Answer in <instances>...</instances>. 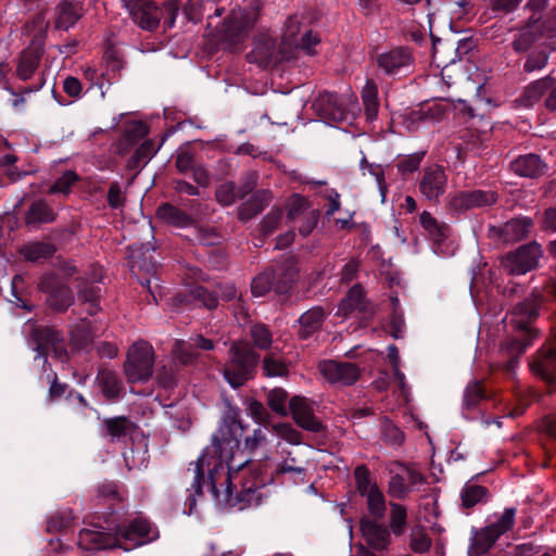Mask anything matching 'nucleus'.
Returning a JSON list of instances; mask_svg holds the SVG:
<instances>
[{
  "mask_svg": "<svg viewBox=\"0 0 556 556\" xmlns=\"http://www.w3.org/2000/svg\"><path fill=\"white\" fill-rule=\"evenodd\" d=\"M289 408L293 419L301 428L311 432L321 430L320 421L314 416V403L312 401L296 395L289 401Z\"/></svg>",
  "mask_w": 556,
  "mask_h": 556,
  "instance_id": "nucleus-17",
  "label": "nucleus"
},
{
  "mask_svg": "<svg viewBox=\"0 0 556 556\" xmlns=\"http://www.w3.org/2000/svg\"><path fill=\"white\" fill-rule=\"evenodd\" d=\"M515 516V508H506L494 522L479 530H472L468 556H481L489 552L495 541L513 527Z\"/></svg>",
  "mask_w": 556,
  "mask_h": 556,
  "instance_id": "nucleus-5",
  "label": "nucleus"
},
{
  "mask_svg": "<svg viewBox=\"0 0 556 556\" xmlns=\"http://www.w3.org/2000/svg\"><path fill=\"white\" fill-rule=\"evenodd\" d=\"M255 23V14H247L239 11H232L225 25V38L232 45H238L244 40L249 29Z\"/></svg>",
  "mask_w": 556,
  "mask_h": 556,
  "instance_id": "nucleus-22",
  "label": "nucleus"
},
{
  "mask_svg": "<svg viewBox=\"0 0 556 556\" xmlns=\"http://www.w3.org/2000/svg\"><path fill=\"white\" fill-rule=\"evenodd\" d=\"M462 504L466 508L483 503L488 498V490L484 486L466 483L460 493Z\"/></svg>",
  "mask_w": 556,
  "mask_h": 556,
  "instance_id": "nucleus-41",
  "label": "nucleus"
},
{
  "mask_svg": "<svg viewBox=\"0 0 556 556\" xmlns=\"http://www.w3.org/2000/svg\"><path fill=\"white\" fill-rule=\"evenodd\" d=\"M258 355L247 342H236L229 350V361L224 367V377L232 388L241 387L252 374Z\"/></svg>",
  "mask_w": 556,
  "mask_h": 556,
  "instance_id": "nucleus-4",
  "label": "nucleus"
},
{
  "mask_svg": "<svg viewBox=\"0 0 556 556\" xmlns=\"http://www.w3.org/2000/svg\"><path fill=\"white\" fill-rule=\"evenodd\" d=\"M388 357L392 362L393 366V374L395 379L397 380L402 392L404 395H406V383H405V375L400 370V356H399V350L395 345L391 344L388 348Z\"/></svg>",
  "mask_w": 556,
  "mask_h": 556,
  "instance_id": "nucleus-62",
  "label": "nucleus"
},
{
  "mask_svg": "<svg viewBox=\"0 0 556 556\" xmlns=\"http://www.w3.org/2000/svg\"><path fill=\"white\" fill-rule=\"evenodd\" d=\"M45 37L35 35L29 45L22 50L16 59L15 76L21 80L34 78L39 70L45 49Z\"/></svg>",
  "mask_w": 556,
  "mask_h": 556,
  "instance_id": "nucleus-11",
  "label": "nucleus"
},
{
  "mask_svg": "<svg viewBox=\"0 0 556 556\" xmlns=\"http://www.w3.org/2000/svg\"><path fill=\"white\" fill-rule=\"evenodd\" d=\"M78 545L81 549L97 552L119 547L117 532L112 535L98 529H83L79 532Z\"/></svg>",
  "mask_w": 556,
  "mask_h": 556,
  "instance_id": "nucleus-20",
  "label": "nucleus"
},
{
  "mask_svg": "<svg viewBox=\"0 0 556 556\" xmlns=\"http://www.w3.org/2000/svg\"><path fill=\"white\" fill-rule=\"evenodd\" d=\"M263 371L266 377H286L289 372L288 364L278 355L268 353L263 359Z\"/></svg>",
  "mask_w": 556,
  "mask_h": 556,
  "instance_id": "nucleus-43",
  "label": "nucleus"
},
{
  "mask_svg": "<svg viewBox=\"0 0 556 556\" xmlns=\"http://www.w3.org/2000/svg\"><path fill=\"white\" fill-rule=\"evenodd\" d=\"M81 15L83 10L78 2L62 1L54 11V26L56 29L67 30Z\"/></svg>",
  "mask_w": 556,
  "mask_h": 556,
  "instance_id": "nucleus-26",
  "label": "nucleus"
},
{
  "mask_svg": "<svg viewBox=\"0 0 556 556\" xmlns=\"http://www.w3.org/2000/svg\"><path fill=\"white\" fill-rule=\"evenodd\" d=\"M366 307L363 289L359 286H354L339 304L337 313L338 315L348 316L355 311L365 312Z\"/></svg>",
  "mask_w": 556,
  "mask_h": 556,
  "instance_id": "nucleus-36",
  "label": "nucleus"
},
{
  "mask_svg": "<svg viewBox=\"0 0 556 556\" xmlns=\"http://www.w3.org/2000/svg\"><path fill=\"white\" fill-rule=\"evenodd\" d=\"M544 299L543 293L536 288L532 298L518 303L511 312L504 318L507 325H511L520 330V334L514 338L510 342V351L521 354L531 344V341L536 337L529 323L539 314V303Z\"/></svg>",
  "mask_w": 556,
  "mask_h": 556,
  "instance_id": "nucleus-3",
  "label": "nucleus"
},
{
  "mask_svg": "<svg viewBox=\"0 0 556 556\" xmlns=\"http://www.w3.org/2000/svg\"><path fill=\"white\" fill-rule=\"evenodd\" d=\"M77 175L72 172H65L58 180L49 188L48 192L51 194L62 193L67 195L71 192L72 186L77 181Z\"/></svg>",
  "mask_w": 556,
  "mask_h": 556,
  "instance_id": "nucleus-55",
  "label": "nucleus"
},
{
  "mask_svg": "<svg viewBox=\"0 0 556 556\" xmlns=\"http://www.w3.org/2000/svg\"><path fill=\"white\" fill-rule=\"evenodd\" d=\"M299 33L300 21L298 16H292L285 24L282 39L279 45L276 43V39L270 34H260L255 39L252 51L248 54L249 62L261 67H268L290 60L295 49L313 53V47L318 43L319 39L312 31H306L302 37H299Z\"/></svg>",
  "mask_w": 556,
  "mask_h": 556,
  "instance_id": "nucleus-2",
  "label": "nucleus"
},
{
  "mask_svg": "<svg viewBox=\"0 0 556 556\" xmlns=\"http://www.w3.org/2000/svg\"><path fill=\"white\" fill-rule=\"evenodd\" d=\"M274 433L290 444L299 445L302 442L301 433L290 424L280 422L273 425Z\"/></svg>",
  "mask_w": 556,
  "mask_h": 556,
  "instance_id": "nucleus-51",
  "label": "nucleus"
},
{
  "mask_svg": "<svg viewBox=\"0 0 556 556\" xmlns=\"http://www.w3.org/2000/svg\"><path fill=\"white\" fill-rule=\"evenodd\" d=\"M271 200V194L268 190L257 191L250 202L244 203L239 211L241 219H249L253 215L260 213Z\"/></svg>",
  "mask_w": 556,
  "mask_h": 556,
  "instance_id": "nucleus-40",
  "label": "nucleus"
},
{
  "mask_svg": "<svg viewBox=\"0 0 556 556\" xmlns=\"http://www.w3.org/2000/svg\"><path fill=\"white\" fill-rule=\"evenodd\" d=\"M54 219L55 213L43 200L34 202L26 214V224L34 227H38L45 223H51Z\"/></svg>",
  "mask_w": 556,
  "mask_h": 556,
  "instance_id": "nucleus-35",
  "label": "nucleus"
},
{
  "mask_svg": "<svg viewBox=\"0 0 556 556\" xmlns=\"http://www.w3.org/2000/svg\"><path fill=\"white\" fill-rule=\"evenodd\" d=\"M101 289L99 286L93 283H83L78 291V296L80 300L85 301L89 304V307L87 308L88 313L90 315H93L99 309V305L97 303L99 296H100Z\"/></svg>",
  "mask_w": 556,
  "mask_h": 556,
  "instance_id": "nucleus-47",
  "label": "nucleus"
},
{
  "mask_svg": "<svg viewBox=\"0 0 556 556\" xmlns=\"http://www.w3.org/2000/svg\"><path fill=\"white\" fill-rule=\"evenodd\" d=\"M159 147H155L152 140H146L138 147L134 156L130 160V165L139 166L147 164L149 160L157 152Z\"/></svg>",
  "mask_w": 556,
  "mask_h": 556,
  "instance_id": "nucleus-52",
  "label": "nucleus"
},
{
  "mask_svg": "<svg viewBox=\"0 0 556 556\" xmlns=\"http://www.w3.org/2000/svg\"><path fill=\"white\" fill-rule=\"evenodd\" d=\"M154 352L151 344L139 341L128 350L124 371L129 382L147 381L153 372Z\"/></svg>",
  "mask_w": 556,
  "mask_h": 556,
  "instance_id": "nucleus-7",
  "label": "nucleus"
},
{
  "mask_svg": "<svg viewBox=\"0 0 556 556\" xmlns=\"http://www.w3.org/2000/svg\"><path fill=\"white\" fill-rule=\"evenodd\" d=\"M361 531L367 544L374 549H387L391 543L389 529L375 520L363 518L361 521Z\"/></svg>",
  "mask_w": 556,
  "mask_h": 556,
  "instance_id": "nucleus-23",
  "label": "nucleus"
},
{
  "mask_svg": "<svg viewBox=\"0 0 556 556\" xmlns=\"http://www.w3.org/2000/svg\"><path fill=\"white\" fill-rule=\"evenodd\" d=\"M376 63L383 74L392 77L408 75L415 65L412 51L402 47L378 54Z\"/></svg>",
  "mask_w": 556,
  "mask_h": 556,
  "instance_id": "nucleus-10",
  "label": "nucleus"
},
{
  "mask_svg": "<svg viewBox=\"0 0 556 556\" xmlns=\"http://www.w3.org/2000/svg\"><path fill=\"white\" fill-rule=\"evenodd\" d=\"M274 286V276L269 271H265L255 277L252 281L251 291L254 296H263Z\"/></svg>",
  "mask_w": 556,
  "mask_h": 556,
  "instance_id": "nucleus-56",
  "label": "nucleus"
},
{
  "mask_svg": "<svg viewBox=\"0 0 556 556\" xmlns=\"http://www.w3.org/2000/svg\"><path fill=\"white\" fill-rule=\"evenodd\" d=\"M155 248L150 243H135L129 251V263L130 270L137 275L139 273H144L150 277L144 279L140 278V283L148 289L153 301L157 303V296H161V293L157 292L159 279L154 276L156 271V264L152 261V256L150 252H153Z\"/></svg>",
  "mask_w": 556,
  "mask_h": 556,
  "instance_id": "nucleus-6",
  "label": "nucleus"
},
{
  "mask_svg": "<svg viewBox=\"0 0 556 556\" xmlns=\"http://www.w3.org/2000/svg\"><path fill=\"white\" fill-rule=\"evenodd\" d=\"M34 340L36 342L37 358L43 357V363H46L48 355L60 359H63L66 355L62 336L52 328L35 329Z\"/></svg>",
  "mask_w": 556,
  "mask_h": 556,
  "instance_id": "nucleus-13",
  "label": "nucleus"
},
{
  "mask_svg": "<svg viewBox=\"0 0 556 556\" xmlns=\"http://www.w3.org/2000/svg\"><path fill=\"white\" fill-rule=\"evenodd\" d=\"M238 197L239 190H236L232 182L223 184L216 190V199L223 205L232 204Z\"/></svg>",
  "mask_w": 556,
  "mask_h": 556,
  "instance_id": "nucleus-64",
  "label": "nucleus"
},
{
  "mask_svg": "<svg viewBox=\"0 0 556 556\" xmlns=\"http://www.w3.org/2000/svg\"><path fill=\"white\" fill-rule=\"evenodd\" d=\"M307 202L304 198L300 195H293L288 203V213L287 219L289 223L293 224L298 218L304 216L306 211Z\"/></svg>",
  "mask_w": 556,
  "mask_h": 556,
  "instance_id": "nucleus-58",
  "label": "nucleus"
},
{
  "mask_svg": "<svg viewBox=\"0 0 556 556\" xmlns=\"http://www.w3.org/2000/svg\"><path fill=\"white\" fill-rule=\"evenodd\" d=\"M119 548L128 552L159 538V531L142 517L122 525L117 529Z\"/></svg>",
  "mask_w": 556,
  "mask_h": 556,
  "instance_id": "nucleus-8",
  "label": "nucleus"
},
{
  "mask_svg": "<svg viewBox=\"0 0 556 556\" xmlns=\"http://www.w3.org/2000/svg\"><path fill=\"white\" fill-rule=\"evenodd\" d=\"M105 434L111 440L119 441L128 435H132L136 428L134 424L125 417H114L104 421Z\"/></svg>",
  "mask_w": 556,
  "mask_h": 556,
  "instance_id": "nucleus-37",
  "label": "nucleus"
},
{
  "mask_svg": "<svg viewBox=\"0 0 556 556\" xmlns=\"http://www.w3.org/2000/svg\"><path fill=\"white\" fill-rule=\"evenodd\" d=\"M542 254L541 245L531 242L503 257L502 266L510 275H525L539 265Z\"/></svg>",
  "mask_w": 556,
  "mask_h": 556,
  "instance_id": "nucleus-9",
  "label": "nucleus"
},
{
  "mask_svg": "<svg viewBox=\"0 0 556 556\" xmlns=\"http://www.w3.org/2000/svg\"><path fill=\"white\" fill-rule=\"evenodd\" d=\"M407 519L406 508L397 503L390 504V528L395 535H402L405 531Z\"/></svg>",
  "mask_w": 556,
  "mask_h": 556,
  "instance_id": "nucleus-46",
  "label": "nucleus"
},
{
  "mask_svg": "<svg viewBox=\"0 0 556 556\" xmlns=\"http://www.w3.org/2000/svg\"><path fill=\"white\" fill-rule=\"evenodd\" d=\"M555 22H541L540 16L532 15L529 22L516 29L515 38L513 40V48L516 52L527 51L534 41L542 35L548 36L556 35V11L554 12Z\"/></svg>",
  "mask_w": 556,
  "mask_h": 556,
  "instance_id": "nucleus-12",
  "label": "nucleus"
},
{
  "mask_svg": "<svg viewBox=\"0 0 556 556\" xmlns=\"http://www.w3.org/2000/svg\"><path fill=\"white\" fill-rule=\"evenodd\" d=\"M424 156L425 152H415L409 155H406L404 159L399 161L396 165L399 172L403 175L414 173L419 168Z\"/></svg>",
  "mask_w": 556,
  "mask_h": 556,
  "instance_id": "nucleus-60",
  "label": "nucleus"
},
{
  "mask_svg": "<svg viewBox=\"0 0 556 556\" xmlns=\"http://www.w3.org/2000/svg\"><path fill=\"white\" fill-rule=\"evenodd\" d=\"M325 318V312L321 307H313L306 311L299 318V336L302 339L309 338L313 333L318 331Z\"/></svg>",
  "mask_w": 556,
  "mask_h": 556,
  "instance_id": "nucleus-30",
  "label": "nucleus"
},
{
  "mask_svg": "<svg viewBox=\"0 0 556 556\" xmlns=\"http://www.w3.org/2000/svg\"><path fill=\"white\" fill-rule=\"evenodd\" d=\"M267 444V430L263 427H257L254 429L252 434L248 435L244 440V447L249 453H253L258 450H265Z\"/></svg>",
  "mask_w": 556,
  "mask_h": 556,
  "instance_id": "nucleus-49",
  "label": "nucleus"
},
{
  "mask_svg": "<svg viewBox=\"0 0 556 556\" xmlns=\"http://www.w3.org/2000/svg\"><path fill=\"white\" fill-rule=\"evenodd\" d=\"M470 8L468 0H444L442 2V9L455 20L464 18L469 14Z\"/></svg>",
  "mask_w": 556,
  "mask_h": 556,
  "instance_id": "nucleus-53",
  "label": "nucleus"
},
{
  "mask_svg": "<svg viewBox=\"0 0 556 556\" xmlns=\"http://www.w3.org/2000/svg\"><path fill=\"white\" fill-rule=\"evenodd\" d=\"M97 379L104 396L114 399L119 395L122 383L114 371L103 369L99 371Z\"/></svg>",
  "mask_w": 556,
  "mask_h": 556,
  "instance_id": "nucleus-42",
  "label": "nucleus"
},
{
  "mask_svg": "<svg viewBox=\"0 0 556 556\" xmlns=\"http://www.w3.org/2000/svg\"><path fill=\"white\" fill-rule=\"evenodd\" d=\"M547 62L548 54L545 50H535L528 55L523 70L527 73L541 71L546 66Z\"/></svg>",
  "mask_w": 556,
  "mask_h": 556,
  "instance_id": "nucleus-59",
  "label": "nucleus"
},
{
  "mask_svg": "<svg viewBox=\"0 0 556 556\" xmlns=\"http://www.w3.org/2000/svg\"><path fill=\"white\" fill-rule=\"evenodd\" d=\"M482 399L483 391L478 381H473L466 387L463 400V414L466 418H471L467 412L473 410Z\"/></svg>",
  "mask_w": 556,
  "mask_h": 556,
  "instance_id": "nucleus-44",
  "label": "nucleus"
},
{
  "mask_svg": "<svg viewBox=\"0 0 556 556\" xmlns=\"http://www.w3.org/2000/svg\"><path fill=\"white\" fill-rule=\"evenodd\" d=\"M174 301L177 307L181 306L185 302H198L208 309L217 306V298L201 286L193 287L188 296L178 294Z\"/></svg>",
  "mask_w": 556,
  "mask_h": 556,
  "instance_id": "nucleus-34",
  "label": "nucleus"
},
{
  "mask_svg": "<svg viewBox=\"0 0 556 556\" xmlns=\"http://www.w3.org/2000/svg\"><path fill=\"white\" fill-rule=\"evenodd\" d=\"M319 372L330 383L344 386L353 384L359 376L358 368L351 363L336 361H321L318 365Z\"/></svg>",
  "mask_w": 556,
  "mask_h": 556,
  "instance_id": "nucleus-16",
  "label": "nucleus"
},
{
  "mask_svg": "<svg viewBox=\"0 0 556 556\" xmlns=\"http://www.w3.org/2000/svg\"><path fill=\"white\" fill-rule=\"evenodd\" d=\"M532 225L530 218L527 217H518L508 220L501 228V236L504 241H519L523 239Z\"/></svg>",
  "mask_w": 556,
  "mask_h": 556,
  "instance_id": "nucleus-31",
  "label": "nucleus"
},
{
  "mask_svg": "<svg viewBox=\"0 0 556 556\" xmlns=\"http://www.w3.org/2000/svg\"><path fill=\"white\" fill-rule=\"evenodd\" d=\"M134 444V447H130L123 453L126 466L129 469L146 467L149 460L147 439L142 437Z\"/></svg>",
  "mask_w": 556,
  "mask_h": 556,
  "instance_id": "nucleus-32",
  "label": "nucleus"
},
{
  "mask_svg": "<svg viewBox=\"0 0 556 556\" xmlns=\"http://www.w3.org/2000/svg\"><path fill=\"white\" fill-rule=\"evenodd\" d=\"M409 546L415 553H426L431 546L430 538L420 530H414L410 534Z\"/></svg>",
  "mask_w": 556,
  "mask_h": 556,
  "instance_id": "nucleus-63",
  "label": "nucleus"
},
{
  "mask_svg": "<svg viewBox=\"0 0 556 556\" xmlns=\"http://www.w3.org/2000/svg\"><path fill=\"white\" fill-rule=\"evenodd\" d=\"M354 476L357 490L362 496L379 489L377 484L371 481L370 472L365 466H357L354 470Z\"/></svg>",
  "mask_w": 556,
  "mask_h": 556,
  "instance_id": "nucleus-48",
  "label": "nucleus"
},
{
  "mask_svg": "<svg viewBox=\"0 0 556 556\" xmlns=\"http://www.w3.org/2000/svg\"><path fill=\"white\" fill-rule=\"evenodd\" d=\"M531 371L547 382L556 377V337L530 362Z\"/></svg>",
  "mask_w": 556,
  "mask_h": 556,
  "instance_id": "nucleus-19",
  "label": "nucleus"
},
{
  "mask_svg": "<svg viewBox=\"0 0 556 556\" xmlns=\"http://www.w3.org/2000/svg\"><path fill=\"white\" fill-rule=\"evenodd\" d=\"M243 426L239 420L237 409L229 408L223 416L220 425L212 437L211 445L206 446L198 460L191 463L188 472L193 475L190 494L187 498L188 514L193 513L197 496L202 495V485L206 484L215 502L223 506H233L232 484L239 479V472L249 470L253 472V481H241L242 490L239 502H243L239 509L245 506H257L262 503V490L271 477L261 465L252 464L251 459L240 450V438Z\"/></svg>",
  "mask_w": 556,
  "mask_h": 556,
  "instance_id": "nucleus-1",
  "label": "nucleus"
},
{
  "mask_svg": "<svg viewBox=\"0 0 556 556\" xmlns=\"http://www.w3.org/2000/svg\"><path fill=\"white\" fill-rule=\"evenodd\" d=\"M496 200L497 195L493 191H457L447 197V204L450 208L463 212L470 208L492 205Z\"/></svg>",
  "mask_w": 556,
  "mask_h": 556,
  "instance_id": "nucleus-14",
  "label": "nucleus"
},
{
  "mask_svg": "<svg viewBox=\"0 0 556 556\" xmlns=\"http://www.w3.org/2000/svg\"><path fill=\"white\" fill-rule=\"evenodd\" d=\"M55 251V247L46 241H30L18 249L21 256L31 263L45 262L51 258Z\"/></svg>",
  "mask_w": 556,
  "mask_h": 556,
  "instance_id": "nucleus-27",
  "label": "nucleus"
},
{
  "mask_svg": "<svg viewBox=\"0 0 556 556\" xmlns=\"http://www.w3.org/2000/svg\"><path fill=\"white\" fill-rule=\"evenodd\" d=\"M420 224L434 243V253H441L444 256L447 255L448 253L441 251L440 248L441 244L450 237V227L446 224L437 220L426 211L420 215Z\"/></svg>",
  "mask_w": 556,
  "mask_h": 556,
  "instance_id": "nucleus-24",
  "label": "nucleus"
},
{
  "mask_svg": "<svg viewBox=\"0 0 556 556\" xmlns=\"http://www.w3.org/2000/svg\"><path fill=\"white\" fill-rule=\"evenodd\" d=\"M510 167L515 174L529 178L538 177L545 172V165L535 154L519 156L511 163Z\"/></svg>",
  "mask_w": 556,
  "mask_h": 556,
  "instance_id": "nucleus-28",
  "label": "nucleus"
},
{
  "mask_svg": "<svg viewBox=\"0 0 556 556\" xmlns=\"http://www.w3.org/2000/svg\"><path fill=\"white\" fill-rule=\"evenodd\" d=\"M288 393L283 389L276 388L268 392L267 404L270 409L281 416H287L289 413Z\"/></svg>",
  "mask_w": 556,
  "mask_h": 556,
  "instance_id": "nucleus-45",
  "label": "nucleus"
},
{
  "mask_svg": "<svg viewBox=\"0 0 556 556\" xmlns=\"http://www.w3.org/2000/svg\"><path fill=\"white\" fill-rule=\"evenodd\" d=\"M247 410L249 415L260 425H268L270 415L266 407L258 401L250 400L248 402Z\"/></svg>",
  "mask_w": 556,
  "mask_h": 556,
  "instance_id": "nucleus-61",
  "label": "nucleus"
},
{
  "mask_svg": "<svg viewBox=\"0 0 556 556\" xmlns=\"http://www.w3.org/2000/svg\"><path fill=\"white\" fill-rule=\"evenodd\" d=\"M551 84L552 76L549 75L529 84L519 99L521 104L532 106L539 102L547 93L548 87L552 86Z\"/></svg>",
  "mask_w": 556,
  "mask_h": 556,
  "instance_id": "nucleus-33",
  "label": "nucleus"
},
{
  "mask_svg": "<svg viewBox=\"0 0 556 556\" xmlns=\"http://www.w3.org/2000/svg\"><path fill=\"white\" fill-rule=\"evenodd\" d=\"M251 338L256 348L261 350H268L271 345L273 339L268 328L264 325H254L250 330Z\"/></svg>",
  "mask_w": 556,
  "mask_h": 556,
  "instance_id": "nucleus-54",
  "label": "nucleus"
},
{
  "mask_svg": "<svg viewBox=\"0 0 556 556\" xmlns=\"http://www.w3.org/2000/svg\"><path fill=\"white\" fill-rule=\"evenodd\" d=\"M134 21L141 28L153 30L159 26L161 10L152 0H122Z\"/></svg>",
  "mask_w": 556,
  "mask_h": 556,
  "instance_id": "nucleus-15",
  "label": "nucleus"
},
{
  "mask_svg": "<svg viewBox=\"0 0 556 556\" xmlns=\"http://www.w3.org/2000/svg\"><path fill=\"white\" fill-rule=\"evenodd\" d=\"M193 348L210 351L214 348L212 340L202 336L191 338L188 343L177 341L174 348L175 357L184 365L191 364L197 358V353Z\"/></svg>",
  "mask_w": 556,
  "mask_h": 556,
  "instance_id": "nucleus-25",
  "label": "nucleus"
},
{
  "mask_svg": "<svg viewBox=\"0 0 556 556\" xmlns=\"http://www.w3.org/2000/svg\"><path fill=\"white\" fill-rule=\"evenodd\" d=\"M447 176L441 166L434 165L425 168L419 182V191L429 201H438L445 192Z\"/></svg>",
  "mask_w": 556,
  "mask_h": 556,
  "instance_id": "nucleus-18",
  "label": "nucleus"
},
{
  "mask_svg": "<svg viewBox=\"0 0 556 556\" xmlns=\"http://www.w3.org/2000/svg\"><path fill=\"white\" fill-rule=\"evenodd\" d=\"M362 100L367 121H375L378 115L379 101L377 85L371 79H367L366 85L362 90Z\"/></svg>",
  "mask_w": 556,
  "mask_h": 556,
  "instance_id": "nucleus-39",
  "label": "nucleus"
},
{
  "mask_svg": "<svg viewBox=\"0 0 556 556\" xmlns=\"http://www.w3.org/2000/svg\"><path fill=\"white\" fill-rule=\"evenodd\" d=\"M327 103L329 108L326 111V114L330 116L331 119L336 122L349 121L354 118L355 115L359 112V108L357 103L351 102L350 108L344 110L343 102L337 96H328Z\"/></svg>",
  "mask_w": 556,
  "mask_h": 556,
  "instance_id": "nucleus-38",
  "label": "nucleus"
},
{
  "mask_svg": "<svg viewBox=\"0 0 556 556\" xmlns=\"http://www.w3.org/2000/svg\"><path fill=\"white\" fill-rule=\"evenodd\" d=\"M388 492L392 497L400 500L405 498L408 495L409 486L406 483V478L403 472L391 477Z\"/></svg>",
  "mask_w": 556,
  "mask_h": 556,
  "instance_id": "nucleus-57",
  "label": "nucleus"
},
{
  "mask_svg": "<svg viewBox=\"0 0 556 556\" xmlns=\"http://www.w3.org/2000/svg\"><path fill=\"white\" fill-rule=\"evenodd\" d=\"M367 501V507L371 516L377 519H380L384 516L386 511V501L382 492L377 489L374 492L364 495Z\"/></svg>",
  "mask_w": 556,
  "mask_h": 556,
  "instance_id": "nucleus-50",
  "label": "nucleus"
},
{
  "mask_svg": "<svg viewBox=\"0 0 556 556\" xmlns=\"http://www.w3.org/2000/svg\"><path fill=\"white\" fill-rule=\"evenodd\" d=\"M39 289L48 293L47 301L56 311H63L72 303L71 291L65 286H60L56 277L52 274L45 275L41 278Z\"/></svg>",
  "mask_w": 556,
  "mask_h": 556,
  "instance_id": "nucleus-21",
  "label": "nucleus"
},
{
  "mask_svg": "<svg viewBox=\"0 0 556 556\" xmlns=\"http://www.w3.org/2000/svg\"><path fill=\"white\" fill-rule=\"evenodd\" d=\"M156 216L177 228H188L193 225V218L190 215L169 203L162 204L156 211Z\"/></svg>",
  "mask_w": 556,
  "mask_h": 556,
  "instance_id": "nucleus-29",
  "label": "nucleus"
}]
</instances>
